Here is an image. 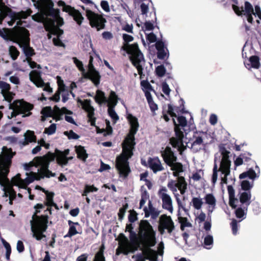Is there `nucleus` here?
<instances>
[{
    "mask_svg": "<svg viewBox=\"0 0 261 261\" xmlns=\"http://www.w3.org/2000/svg\"><path fill=\"white\" fill-rule=\"evenodd\" d=\"M203 203V199L200 196L193 197L190 202V205L195 211H199L201 210Z\"/></svg>",
    "mask_w": 261,
    "mask_h": 261,
    "instance_id": "30",
    "label": "nucleus"
},
{
    "mask_svg": "<svg viewBox=\"0 0 261 261\" xmlns=\"http://www.w3.org/2000/svg\"><path fill=\"white\" fill-rule=\"evenodd\" d=\"M0 89H1V94H5V93L10 91L11 86L5 82L0 81Z\"/></svg>",
    "mask_w": 261,
    "mask_h": 261,
    "instance_id": "46",
    "label": "nucleus"
},
{
    "mask_svg": "<svg viewBox=\"0 0 261 261\" xmlns=\"http://www.w3.org/2000/svg\"><path fill=\"white\" fill-rule=\"evenodd\" d=\"M156 48L158 50V57L160 59L165 58L167 56L166 49L164 47V43L162 42H158L156 44Z\"/></svg>",
    "mask_w": 261,
    "mask_h": 261,
    "instance_id": "33",
    "label": "nucleus"
},
{
    "mask_svg": "<svg viewBox=\"0 0 261 261\" xmlns=\"http://www.w3.org/2000/svg\"><path fill=\"white\" fill-rule=\"evenodd\" d=\"M206 138V134L205 133L200 132L194 134L193 141L191 147L193 151L196 152L205 146L204 140Z\"/></svg>",
    "mask_w": 261,
    "mask_h": 261,
    "instance_id": "19",
    "label": "nucleus"
},
{
    "mask_svg": "<svg viewBox=\"0 0 261 261\" xmlns=\"http://www.w3.org/2000/svg\"><path fill=\"white\" fill-rule=\"evenodd\" d=\"M94 99L95 101L99 105L107 103V98L106 97L105 93L100 90L96 91Z\"/></svg>",
    "mask_w": 261,
    "mask_h": 261,
    "instance_id": "36",
    "label": "nucleus"
},
{
    "mask_svg": "<svg viewBox=\"0 0 261 261\" xmlns=\"http://www.w3.org/2000/svg\"><path fill=\"white\" fill-rule=\"evenodd\" d=\"M4 98V100L9 102L10 103H12L11 101L14 98V96L15 94L12 92L9 91L8 93H5V94H2Z\"/></svg>",
    "mask_w": 261,
    "mask_h": 261,
    "instance_id": "53",
    "label": "nucleus"
},
{
    "mask_svg": "<svg viewBox=\"0 0 261 261\" xmlns=\"http://www.w3.org/2000/svg\"><path fill=\"white\" fill-rule=\"evenodd\" d=\"M169 166L171 167V170L173 171V175L175 177H177L176 180H177L179 177H182L179 176L180 174L184 171L183 166L181 164L175 162Z\"/></svg>",
    "mask_w": 261,
    "mask_h": 261,
    "instance_id": "29",
    "label": "nucleus"
},
{
    "mask_svg": "<svg viewBox=\"0 0 261 261\" xmlns=\"http://www.w3.org/2000/svg\"><path fill=\"white\" fill-rule=\"evenodd\" d=\"M188 184L184 177H179L177 180H170L167 187L173 193L177 202L179 208H181L185 212L186 211L185 205L180 199V195L178 192L179 191L181 195H184L187 190Z\"/></svg>",
    "mask_w": 261,
    "mask_h": 261,
    "instance_id": "9",
    "label": "nucleus"
},
{
    "mask_svg": "<svg viewBox=\"0 0 261 261\" xmlns=\"http://www.w3.org/2000/svg\"><path fill=\"white\" fill-rule=\"evenodd\" d=\"M34 208L35 212L32 216V220L31 221V229L33 233V237L39 241L45 237L43 232L47 228L48 212L41 216L37 215L40 212V209L45 208V205L42 204H37L34 206Z\"/></svg>",
    "mask_w": 261,
    "mask_h": 261,
    "instance_id": "6",
    "label": "nucleus"
},
{
    "mask_svg": "<svg viewBox=\"0 0 261 261\" xmlns=\"http://www.w3.org/2000/svg\"><path fill=\"white\" fill-rule=\"evenodd\" d=\"M83 108L88 113L89 120L92 126L95 125V118L94 117V109L91 105L90 100L86 99L84 101L80 100Z\"/></svg>",
    "mask_w": 261,
    "mask_h": 261,
    "instance_id": "20",
    "label": "nucleus"
},
{
    "mask_svg": "<svg viewBox=\"0 0 261 261\" xmlns=\"http://www.w3.org/2000/svg\"><path fill=\"white\" fill-rule=\"evenodd\" d=\"M9 55L13 60H16L19 56L20 53L15 46H10L9 48Z\"/></svg>",
    "mask_w": 261,
    "mask_h": 261,
    "instance_id": "42",
    "label": "nucleus"
},
{
    "mask_svg": "<svg viewBox=\"0 0 261 261\" xmlns=\"http://www.w3.org/2000/svg\"><path fill=\"white\" fill-rule=\"evenodd\" d=\"M173 120L175 126V137L170 139V143L173 147L177 148L180 153L181 154L182 152L186 148V146L183 144L184 133L181 130L180 127L184 129L187 125V121L184 116L177 117V122L174 118L173 119Z\"/></svg>",
    "mask_w": 261,
    "mask_h": 261,
    "instance_id": "8",
    "label": "nucleus"
},
{
    "mask_svg": "<svg viewBox=\"0 0 261 261\" xmlns=\"http://www.w3.org/2000/svg\"><path fill=\"white\" fill-rule=\"evenodd\" d=\"M100 5L105 11L109 12L110 11L109 5L107 1H102L101 2Z\"/></svg>",
    "mask_w": 261,
    "mask_h": 261,
    "instance_id": "64",
    "label": "nucleus"
},
{
    "mask_svg": "<svg viewBox=\"0 0 261 261\" xmlns=\"http://www.w3.org/2000/svg\"><path fill=\"white\" fill-rule=\"evenodd\" d=\"M7 193H8L9 194V198H13V199H15L16 193L12 187H10L8 188L7 191H6L5 193L6 196H8Z\"/></svg>",
    "mask_w": 261,
    "mask_h": 261,
    "instance_id": "57",
    "label": "nucleus"
},
{
    "mask_svg": "<svg viewBox=\"0 0 261 261\" xmlns=\"http://www.w3.org/2000/svg\"><path fill=\"white\" fill-rule=\"evenodd\" d=\"M56 159L57 163L60 165H65V150L61 151L56 149L55 153L48 152L45 155L42 156H36L29 163L24 165V169L27 171L31 170L33 166L39 167L38 172H31L27 173L28 176L24 179V186H27L33 182L34 180H39L44 177L49 178L54 177L55 173H53L48 169L50 162Z\"/></svg>",
    "mask_w": 261,
    "mask_h": 261,
    "instance_id": "1",
    "label": "nucleus"
},
{
    "mask_svg": "<svg viewBox=\"0 0 261 261\" xmlns=\"http://www.w3.org/2000/svg\"><path fill=\"white\" fill-rule=\"evenodd\" d=\"M23 181L24 180L21 178V175L19 173H18L12 179V181L15 185L17 186L20 184L22 185V187H24Z\"/></svg>",
    "mask_w": 261,
    "mask_h": 261,
    "instance_id": "47",
    "label": "nucleus"
},
{
    "mask_svg": "<svg viewBox=\"0 0 261 261\" xmlns=\"http://www.w3.org/2000/svg\"><path fill=\"white\" fill-rule=\"evenodd\" d=\"M56 130V124H51L48 127H46L44 129V133L48 135H52L54 134Z\"/></svg>",
    "mask_w": 261,
    "mask_h": 261,
    "instance_id": "55",
    "label": "nucleus"
},
{
    "mask_svg": "<svg viewBox=\"0 0 261 261\" xmlns=\"http://www.w3.org/2000/svg\"><path fill=\"white\" fill-rule=\"evenodd\" d=\"M7 12H8L9 16L13 21H15L17 20H19L18 16V13L13 11L11 9L7 8Z\"/></svg>",
    "mask_w": 261,
    "mask_h": 261,
    "instance_id": "50",
    "label": "nucleus"
},
{
    "mask_svg": "<svg viewBox=\"0 0 261 261\" xmlns=\"http://www.w3.org/2000/svg\"><path fill=\"white\" fill-rule=\"evenodd\" d=\"M258 176L255 173V171L252 169H250L246 172H244L241 174L239 176L240 179H243L246 177H249L251 179H254L256 177Z\"/></svg>",
    "mask_w": 261,
    "mask_h": 261,
    "instance_id": "38",
    "label": "nucleus"
},
{
    "mask_svg": "<svg viewBox=\"0 0 261 261\" xmlns=\"http://www.w3.org/2000/svg\"><path fill=\"white\" fill-rule=\"evenodd\" d=\"M162 91L167 95H169L170 93V89L168 85L165 82L162 84Z\"/></svg>",
    "mask_w": 261,
    "mask_h": 261,
    "instance_id": "63",
    "label": "nucleus"
},
{
    "mask_svg": "<svg viewBox=\"0 0 261 261\" xmlns=\"http://www.w3.org/2000/svg\"><path fill=\"white\" fill-rule=\"evenodd\" d=\"M229 151L223 147H220L219 152L215 155L214 166L213 169L212 181L215 185L218 177L221 180L222 190L224 191V185L227 184V178L230 174L231 162L230 159Z\"/></svg>",
    "mask_w": 261,
    "mask_h": 261,
    "instance_id": "4",
    "label": "nucleus"
},
{
    "mask_svg": "<svg viewBox=\"0 0 261 261\" xmlns=\"http://www.w3.org/2000/svg\"><path fill=\"white\" fill-rule=\"evenodd\" d=\"M143 211L145 214V217L148 218L151 217L153 219H155L160 214V211L153 207L151 201H149L148 206L144 208Z\"/></svg>",
    "mask_w": 261,
    "mask_h": 261,
    "instance_id": "22",
    "label": "nucleus"
},
{
    "mask_svg": "<svg viewBox=\"0 0 261 261\" xmlns=\"http://www.w3.org/2000/svg\"><path fill=\"white\" fill-rule=\"evenodd\" d=\"M231 226L232 228V233L233 234H236L238 232V225H237V221L235 219H233L231 223Z\"/></svg>",
    "mask_w": 261,
    "mask_h": 261,
    "instance_id": "62",
    "label": "nucleus"
},
{
    "mask_svg": "<svg viewBox=\"0 0 261 261\" xmlns=\"http://www.w3.org/2000/svg\"><path fill=\"white\" fill-rule=\"evenodd\" d=\"M155 72L159 76L162 77L165 74L166 69L163 65H160L156 68Z\"/></svg>",
    "mask_w": 261,
    "mask_h": 261,
    "instance_id": "54",
    "label": "nucleus"
},
{
    "mask_svg": "<svg viewBox=\"0 0 261 261\" xmlns=\"http://www.w3.org/2000/svg\"><path fill=\"white\" fill-rule=\"evenodd\" d=\"M66 136L69 139L77 140L80 138V136L74 133L72 130L66 131Z\"/></svg>",
    "mask_w": 261,
    "mask_h": 261,
    "instance_id": "58",
    "label": "nucleus"
},
{
    "mask_svg": "<svg viewBox=\"0 0 261 261\" xmlns=\"http://www.w3.org/2000/svg\"><path fill=\"white\" fill-rule=\"evenodd\" d=\"M193 214L195 216V222L201 224L206 219V214L201 210L194 211Z\"/></svg>",
    "mask_w": 261,
    "mask_h": 261,
    "instance_id": "35",
    "label": "nucleus"
},
{
    "mask_svg": "<svg viewBox=\"0 0 261 261\" xmlns=\"http://www.w3.org/2000/svg\"><path fill=\"white\" fill-rule=\"evenodd\" d=\"M141 85L142 87V90L145 92L147 91H151L153 90L152 86L151 85L147 82L145 81H143L141 82Z\"/></svg>",
    "mask_w": 261,
    "mask_h": 261,
    "instance_id": "49",
    "label": "nucleus"
},
{
    "mask_svg": "<svg viewBox=\"0 0 261 261\" xmlns=\"http://www.w3.org/2000/svg\"><path fill=\"white\" fill-rule=\"evenodd\" d=\"M26 60H27V62L28 63L30 67L31 68H32V69H34L35 68H37L38 69L41 68V65L39 64H38L35 61H32V58L26 59Z\"/></svg>",
    "mask_w": 261,
    "mask_h": 261,
    "instance_id": "59",
    "label": "nucleus"
},
{
    "mask_svg": "<svg viewBox=\"0 0 261 261\" xmlns=\"http://www.w3.org/2000/svg\"><path fill=\"white\" fill-rule=\"evenodd\" d=\"M162 156L165 162L168 165H170L176 161V157L169 147H167L162 153Z\"/></svg>",
    "mask_w": 261,
    "mask_h": 261,
    "instance_id": "27",
    "label": "nucleus"
},
{
    "mask_svg": "<svg viewBox=\"0 0 261 261\" xmlns=\"http://www.w3.org/2000/svg\"><path fill=\"white\" fill-rule=\"evenodd\" d=\"M104 249L105 247L104 245H102L99 250L96 254L94 261H105V258L103 256Z\"/></svg>",
    "mask_w": 261,
    "mask_h": 261,
    "instance_id": "45",
    "label": "nucleus"
},
{
    "mask_svg": "<svg viewBox=\"0 0 261 261\" xmlns=\"http://www.w3.org/2000/svg\"><path fill=\"white\" fill-rule=\"evenodd\" d=\"M61 92H62V91L58 90L53 96L49 98V99L51 101L58 102L60 98Z\"/></svg>",
    "mask_w": 261,
    "mask_h": 261,
    "instance_id": "60",
    "label": "nucleus"
},
{
    "mask_svg": "<svg viewBox=\"0 0 261 261\" xmlns=\"http://www.w3.org/2000/svg\"><path fill=\"white\" fill-rule=\"evenodd\" d=\"M76 151L79 158L84 161L87 159L88 154L83 147L81 146L76 147Z\"/></svg>",
    "mask_w": 261,
    "mask_h": 261,
    "instance_id": "40",
    "label": "nucleus"
},
{
    "mask_svg": "<svg viewBox=\"0 0 261 261\" xmlns=\"http://www.w3.org/2000/svg\"><path fill=\"white\" fill-rule=\"evenodd\" d=\"M123 39L125 43L122 46V48L130 55V58L133 65L137 68L139 74L141 76L142 74L143 66L145 64L144 56L139 49L137 44H128V42L133 40L134 38L133 36L124 34L123 35Z\"/></svg>",
    "mask_w": 261,
    "mask_h": 261,
    "instance_id": "7",
    "label": "nucleus"
},
{
    "mask_svg": "<svg viewBox=\"0 0 261 261\" xmlns=\"http://www.w3.org/2000/svg\"><path fill=\"white\" fill-rule=\"evenodd\" d=\"M54 112L50 107H46L42 109L41 114L47 117H53Z\"/></svg>",
    "mask_w": 261,
    "mask_h": 261,
    "instance_id": "48",
    "label": "nucleus"
},
{
    "mask_svg": "<svg viewBox=\"0 0 261 261\" xmlns=\"http://www.w3.org/2000/svg\"><path fill=\"white\" fill-rule=\"evenodd\" d=\"M249 62L250 64H247L245 63V65L248 69L251 68H258L260 66L259 59L257 56H253L250 57Z\"/></svg>",
    "mask_w": 261,
    "mask_h": 261,
    "instance_id": "31",
    "label": "nucleus"
},
{
    "mask_svg": "<svg viewBox=\"0 0 261 261\" xmlns=\"http://www.w3.org/2000/svg\"><path fill=\"white\" fill-rule=\"evenodd\" d=\"M253 184V181L251 183L247 180H244L241 182V187L244 190H249L252 187Z\"/></svg>",
    "mask_w": 261,
    "mask_h": 261,
    "instance_id": "51",
    "label": "nucleus"
},
{
    "mask_svg": "<svg viewBox=\"0 0 261 261\" xmlns=\"http://www.w3.org/2000/svg\"><path fill=\"white\" fill-rule=\"evenodd\" d=\"M118 97L116 93L111 91L108 98H107L108 107H115L118 103Z\"/></svg>",
    "mask_w": 261,
    "mask_h": 261,
    "instance_id": "34",
    "label": "nucleus"
},
{
    "mask_svg": "<svg viewBox=\"0 0 261 261\" xmlns=\"http://www.w3.org/2000/svg\"><path fill=\"white\" fill-rule=\"evenodd\" d=\"M57 83L58 86V90H60L64 92L65 91V85L64 84L63 80L59 76H57Z\"/></svg>",
    "mask_w": 261,
    "mask_h": 261,
    "instance_id": "56",
    "label": "nucleus"
},
{
    "mask_svg": "<svg viewBox=\"0 0 261 261\" xmlns=\"http://www.w3.org/2000/svg\"><path fill=\"white\" fill-rule=\"evenodd\" d=\"M18 44L20 47L22 48L23 52L27 57L26 59L31 58V57L35 55L34 49L30 45V33L28 30L21 37Z\"/></svg>",
    "mask_w": 261,
    "mask_h": 261,
    "instance_id": "16",
    "label": "nucleus"
},
{
    "mask_svg": "<svg viewBox=\"0 0 261 261\" xmlns=\"http://www.w3.org/2000/svg\"><path fill=\"white\" fill-rule=\"evenodd\" d=\"M203 229L206 231H210L212 227V222H211V219L210 218L209 220H207L206 221H204L203 223Z\"/></svg>",
    "mask_w": 261,
    "mask_h": 261,
    "instance_id": "61",
    "label": "nucleus"
},
{
    "mask_svg": "<svg viewBox=\"0 0 261 261\" xmlns=\"http://www.w3.org/2000/svg\"><path fill=\"white\" fill-rule=\"evenodd\" d=\"M73 61L74 64L78 67L79 70L85 74L86 77L91 79L94 84L97 86L99 84L100 75L99 73L95 69L93 65V57L90 56L89 63L88 65V71L87 73L85 72V69L83 63L76 58H73Z\"/></svg>",
    "mask_w": 261,
    "mask_h": 261,
    "instance_id": "12",
    "label": "nucleus"
},
{
    "mask_svg": "<svg viewBox=\"0 0 261 261\" xmlns=\"http://www.w3.org/2000/svg\"><path fill=\"white\" fill-rule=\"evenodd\" d=\"M66 13H68L69 15L72 16L74 21H75L79 25H81L82 23L84 17L79 11L67 5H66Z\"/></svg>",
    "mask_w": 261,
    "mask_h": 261,
    "instance_id": "24",
    "label": "nucleus"
},
{
    "mask_svg": "<svg viewBox=\"0 0 261 261\" xmlns=\"http://www.w3.org/2000/svg\"><path fill=\"white\" fill-rule=\"evenodd\" d=\"M114 108L115 107H113L112 106L108 107V111L109 116L113 120L114 123H115L116 121L119 119V117L116 113Z\"/></svg>",
    "mask_w": 261,
    "mask_h": 261,
    "instance_id": "44",
    "label": "nucleus"
},
{
    "mask_svg": "<svg viewBox=\"0 0 261 261\" xmlns=\"http://www.w3.org/2000/svg\"><path fill=\"white\" fill-rule=\"evenodd\" d=\"M9 109L13 110L11 114V117H9V118L16 117L19 115H22V117H25L32 114L31 111L34 109V105L22 99H17L12 103H9Z\"/></svg>",
    "mask_w": 261,
    "mask_h": 261,
    "instance_id": "10",
    "label": "nucleus"
},
{
    "mask_svg": "<svg viewBox=\"0 0 261 261\" xmlns=\"http://www.w3.org/2000/svg\"><path fill=\"white\" fill-rule=\"evenodd\" d=\"M0 36L6 41L18 43L27 29L21 27H14L12 29H4Z\"/></svg>",
    "mask_w": 261,
    "mask_h": 261,
    "instance_id": "13",
    "label": "nucleus"
},
{
    "mask_svg": "<svg viewBox=\"0 0 261 261\" xmlns=\"http://www.w3.org/2000/svg\"><path fill=\"white\" fill-rule=\"evenodd\" d=\"M232 8L238 15L244 17L249 23H252L253 21L252 15L255 17H257L259 20H261V9L258 6H255L254 10L252 5L250 3L245 2L244 7L239 8L235 5H233Z\"/></svg>",
    "mask_w": 261,
    "mask_h": 261,
    "instance_id": "11",
    "label": "nucleus"
},
{
    "mask_svg": "<svg viewBox=\"0 0 261 261\" xmlns=\"http://www.w3.org/2000/svg\"><path fill=\"white\" fill-rule=\"evenodd\" d=\"M179 222L180 224V228L182 230H184L186 227H192V223L189 221L186 217H179L178 218Z\"/></svg>",
    "mask_w": 261,
    "mask_h": 261,
    "instance_id": "39",
    "label": "nucleus"
},
{
    "mask_svg": "<svg viewBox=\"0 0 261 261\" xmlns=\"http://www.w3.org/2000/svg\"><path fill=\"white\" fill-rule=\"evenodd\" d=\"M149 167L154 173L164 170L160 160L158 158H150L148 161Z\"/></svg>",
    "mask_w": 261,
    "mask_h": 261,
    "instance_id": "25",
    "label": "nucleus"
},
{
    "mask_svg": "<svg viewBox=\"0 0 261 261\" xmlns=\"http://www.w3.org/2000/svg\"><path fill=\"white\" fill-rule=\"evenodd\" d=\"M158 230L161 234H164L166 231L171 233L175 228L173 220L170 216L166 214L161 215L159 219Z\"/></svg>",
    "mask_w": 261,
    "mask_h": 261,
    "instance_id": "14",
    "label": "nucleus"
},
{
    "mask_svg": "<svg viewBox=\"0 0 261 261\" xmlns=\"http://www.w3.org/2000/svg\"><path fill=\"white\" fill-rule=\"evenodd\" d=\"M63 24V23L61 25H58V28H59V29L60 31L58 32L57 34H53V33H52L51 32H49V31H47L48 32L47 36H48V39H50L51 38V35H57V37H58L57 38H54L53 39V40L54 44L56 46H61L65 47L64 44L62 42L61 40L59 38V36L60 35H62L63 34V33H64L63 31L60 29V27L62 26ZM55 26H56V27H57V25H56Z\"/></svg>",
    "mask_w": 261,
    "mask_h": 261,
    "instance_id": "28",
    "label": "nucleus"
},
{
    "mask_svg": "<svg viewBox=\"0 0 261 261\" xmlns=\"http://www.w3.org/2000/svg\"><path fill=\"white\" fill-rule=\"evenodd\" d=\"M137 248L129 241L124 236H122L119 239V246L116 249V255H119L122 253L127 255L129 252H134Z\"/></svg>",
    "mask_w": 261,
    "mask_h": 261,
    "instance_id": "18",
    "label": "nucleus"
},
{
    "mask_svg": "<svg viewBox=\"0 0 261 261\" xmlns=\"http://www.w3.org/2000/svg\"><path fill=\"white\" fill-rule=\"evenodd\" d=\"M158 195L162 201V208L172 214L173 213V200L171 196L168 194L167 190L163 187L158 192Z\"/></svg>",
    "mask_w": 261,
    "mask_h": 261,
    "instance_id": "17",
    "label": "nucleus"
},
{
    "mask_svg": "<svg viewBox=\"0 0 261 261\" xmlns=\"http://www.w3.org/2000/svg\"><path fill=\"white\" fill-rule=\"evenodd\" d=\"M35 7L46 16L44 22V26L46 31L57 34L60 30L56 25H60L64 23L63 19L60 16V10L54 9V4L52 0H31Z\"/></svg>",
    "mask_w": 261,
    "mask_h": 261,
    "instance_id": "5",
    "label": "nucleus"
},
{
    "mask_svg": "<svg viewBox=\"0 0 261 261\" xmlns=\"http://www.w3.org/2000/svg\"><path fill=\"white\" fill-rule=\"evenodd\" d=\"M251 195L250 192H243L240 195V200L241 203H247V205H249L250 204V200L251 199Z\"/></svg>",
    "mask_w": 261,
    "mask_h": 261,
    "instance_id": "41",
    "label": "nucleus"
},
{
    "mask_svg": "<svg viewBox=\"0 0 261 261\" xmlns=\"http://www.w3.org/2000/svg\"><path fill=\"white\" fill-rule=\"evenodd\" d=\"M24 136L25 139L28 140V142L30 143L36 142V136L33 131L28 130Z\"/></svg>",
    "mask_w": 261,
    "mask_h": 261,
    "instance_id": "43",
    "label": "nucleus"
},
{
    "mask_svg": "<svg viewBox=\"0 0 261 261\" xmlns=\"http://www.w3.org/2000/svg\"><path fill=\"white\" fill-rule=\"evenodd\" d=\"M203 247L207 249H211L213 246L214 238L212 235L206 234L202 236Z\"/></svg>",
    "mask_w": 261,
    "mask_h": 261,
    "instance_id": "32",
    "label": "nucleus"
},
{
    "mask_svg": "<svg viewBox=\"0 0 261 261\" xmlns=\"http://www.w3.org/2000/svg\"><path fill=\"white\" fill-rule=\"evenodd\" d=\"M155 234V231L148 221H141L139 225V242L142 245L143 255L146 256V259L150 261H156L158 254L161 255L163 254V242L159 244L158 252L150 248L156 244Z\"/></svg>",
    "mask_w": 261,
    "mask_h": 261,
    "instance_id": "3",
    "label": "nucleus"
},
{
    "mask_svg": "<svg viewBox=\"0 0 261 261\" xmlns=\"http://www.w3.org/2000/svg\"><path fill=\"white\" fill-rule=\"evenodd\" d=\"M86 16L89 20L92 27L96 28L97 30L105 28L106 20L101 15L95 13L91 10H87Z\"/></svg>",
    "mask_w": 261,
    "mask_h": 261,
    "instance_id": "15",
    "label": "nucleus"
},
{
    "mask_svg": "<svg viewBox=\"0 0 261 261\" xmlns=\"http://www.w3.org/2000/svg\"><path fill=\"white\" fill-rule=\"evenodd\" d=\"M127 118L130 125L129 133L122 143V153L117 157L116 167L120 176L125 178L130 172L128 160L133 155V149L135 145V135L138 130V119L132 114H128Z\"/></svg>",
    "mask_w": 261,
    "mask_h": 261,
    "instance_id": "2",
    "label": "nucleus"
},
{
    "mask_svg": "<svg viewBox=\"0 0 261 261\" xmlns=\"http://www.w3.org/2000/svg\"><path fill=\"white\" fill-rule=\"evenodd\" d=\"M68 224L69 225V229L68 233L66 234V237H71L72 236L76 234L79 233L77 230V226H79V223H73L70 220L68 221Z\"/></svg>",
    "mask_w": 261,
    "mask_h": 261,
    "instance_id": "37",
    "label": "nucleus"
},
{
    "mask_svg": "<svg viewBox=\"0 0 261 261\" xmlns=\"http://www.w3.org/2000/svg\"><path fill=\"white\" fill-rule=\"evenodd\" d=\"M32 11L30 9H28L27 11H21L18 13V16L19 17V19H25L28 16L31 15Z\"/></svg>",
    "mask_w": 261,
    "mask_h": 261,
    "instance_id": "52",
    "label": "nucleus"
},
{
    "mask_svg": "<svg viewBox=\"0 0 261 261\" xmlns=\"http://www.w3.org/2000/svg\"><path fill=\"white\" fill-rule=\"evenodd\" d=\"M46 195V205L45 206L46 209L44 210V212H48L49 214H51V206H54L56 208H57V204L54 202L53 198L54 193L51 192H48L44 189L38 186Z\"/></svg>",
    "mask_w": 261,
    "mask_h": 261,
    "instance_id": "21",
    "label": "nucleus"
},
{
    "mask_svg": "<svg viewBox=\"0 0 261 261\" xmlns=\"http://www.w3.org/2000/svg\"><path fill=\"white\" fill-rule=\"evenodd\" d=\"M30 79L37 87H43L45 83L41 77L40 72L34 70L30 73Z\"/></svg>",
    "mask_w": 261,
    "mask_h": 261,
    "instance_id": "23",
    "label": "nucleus"
},
{
    "mask_svg": "<svg viewBox=\"0 0 261 261\" xmlns=\"http://www.w3.org/2000/svg\"><path fill=\"white\" fill-rule=\"evenodd\" d=\"M205 203L208 205L207 212L208 216L213 212L216 205V199L212 194H207L204 197Z\"/></svg>",
    "mask_w": 261,
    "mask_h": 261,
    "instance_id": "26",
    "label": "nucleus"
}]
</instances>
